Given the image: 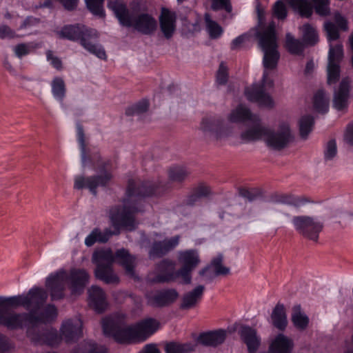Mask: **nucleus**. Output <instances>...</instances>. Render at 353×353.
I'll use <instances>...</instances> for the list:
<instances>
[{
    "mask_svg": "<svg viewBox=\"0 0 353 353\" xmlns=\"http://www.w3.org/2000/svg\"><path fill=\"white\" fill-rule=\"evenodd\" d=\"M223 259L221 254L213 258L210 264L201 269L199 272V274L201 276H205L207 280L210 282L215 276L230 274V268L222 265Z\"/></svg>",
    "mask_w": 353,
    "mask_h": 353,
    "instance_id": "412c9836",
    "label": "nucleus"
},
{
    "mask_svg": "<svg viewBox=\"0 0 353 353\" xmlns=\"http://www.w3.org/2000/svg\"><path fill=\"white\" fill-rule=\"evenodd\" d=\"M273 15L279 20H284L288 16L286 6L283 0H278L272 8Z\"/></svg>",
    "mask_w": 353,
    "mask_h": 353,
    "instance_id": "864d4df0",
    "label": "nucleus"
},
{
    "mask_svg": "<svg viewBox=\"0 0 353 353\" xmlns=\"http://www.w3.org/2000/svg\"><path fill=\"white\" fill-rule=\"evenodd\" d=\"M159 327V321L153 318H147L138 322L134 325L137 341H145L157 331Z\"/></svg>",
    "mask_w": 353,
    "mask_h": 353,
    "instance_id": "5701e85b",
    "label": "nucleus"
},
{
    "mask_svg": "<svg viewBox=\"0 0 353 353\" xmlns=\"http://www.w3.org/2000/svg\"><path fill=\"white\" fill-rule=\"evenodd\" d=\"M211 8L214 11L224 10L228 13L232 10L230 0H212Z\"/></svg>",
    "mask_w": 353,
    "mask_h": 353,
    "instance_id": "4d7b16f0",
    "label": "nucleus"
},
{
    "mask_svg": "<svg viewBox=\"0 0 353 353\" xmlns=\"http://www.w3.org/2000/svg\"><path fill=\"white\" fill-rule=\"evenodd\" d=\"M227 337V332L223 329L201 333L198 342L206 347H216L224 343Z\"/></svg>",
    "mask_w": 353,
    "mask_h": 353,
    "instance_id": "cd10ccee",
    "label": "nucleus"
},
{
    "mask_svg": "<svg viewBox=\"0 0 353 353\" xmlns=\"http://www.w3.org/2000/svg\"><path fill=\"white\" fill-rule=\"evenodd\" d=\"M301 29L303 41L306 46H314L319 42L318 32L310 23L304 24Z\"/></svg>",
    "mask_w": 353,
    "mask_h": 353,
    "instance_id": "c9c22d12",
    "label": "nucleus"
},
{
    "mask_svg": "<svg viewBox=\"0 0 353 353\" xmlns=\"http://www.w3.org/2000/svg\"><path fill=\"white\" fill-rule=\"evenodd\" d=\"M190 174V172L184 167L175 166L170 169L168 176L170 181L174 183H182Z\"/></svg>",
    "mask_w": 353,
    "mask_h": 353,
    "instance_id": "49530a36",
    "label": "nucleus"
},
{
    "mask_svg": "<svg viewBox=\"0 0 353 353\" xmlns=\"http://www.w3.org/2000/svg\"><path fill=\"white\" fill-rule=\"evenodd\" d=\"M76 128H77V141L79 144L80 151H81V164L83 167H85L87 158V152H86V144L85 140V133L83 130V126L80 123L79 121L76 122Z\"/></svg>",
    "mask_w": 353,
    "mask_h": 353,
    "instance_id": "79ce46f5",
    "label": "nucleus"
},
{
    "mask_svg": "<svg viewBox=\"0 0 353 353\" xmlns=\"http://www.w3.org/2000/svg\"><path fill=\"white\" fill-rule=\"evenodd\" d=\"M228 119L232 123H250L251 126L241 134V139L244 142L256 141L263 137L268 148L280 151L293 141L294 137L288 123L283 122L276 130H271L262 125L259 117L253 114L249 108L241 104L232 111Z\"/></svg>",
    "mask_w": 353,
    "mask_h": 353,
    "instance_id": "f03ea898",
    "label": "nucleus"
},
{
    "mask_svg": "<svg viewBox=\"0 0 353 353\" xmlns=\"http://www.w3.org/2000/svg\"><path fill=\"white\" fill-rule=\"evenodd\" d=\"M32 48L30 43H20L14 47V51L17 57L21 58L28 54Z\"/></svg>",
    "mask_w": 353,
    "mask_h": 353,
    "instance_id": "052dcab7",
    "label": "nucleus"
},
{
    "mask_svg": "<svg viewBox=\"0 0 353 353\" xmlns=\"http://www.w3.org/2000/svg\"><path fill=\"white\" fill-rule=\"evenodd\" d=\"M90 306L97 313H103L108 306L104 291L98 286L92 285L88 290Z\"/></svg>",
    "mask_w": 353,
    "mask_h": 353,
    "instance_id": "c85d7f7f",
    "label": "nucleus"
},
{
    "mask_svg": "<svg viewBox=\"0 0 353 353\" xmlns=\"http://www.w3.org/2000/svg\"><path fill=\"white\" fill-rule=\"evenodd\" d=\"M239 334L247 345L248 352L255 353L261 344V339L257 336L256 330L248 325H242L239 330Z\"/></svg>",
    "mask_w": 353,
    "mask_h": 353,
    "instance_id": "bb28decb",
    "label": "nucleus"
},
{
    "mask_svg": "<svg viewBox=\"0 0 353 353\" xmlns=\"http://www.w3.org/2000/svg\"><path fill=\"white\" fill-rule=\"evenodd\" d=\"M110 165V161H103L99 165V169L101 173V174H95L89 176L82 175L76 176L74 178V188L77 190L87 188L96 196L97 194V188L106 187L112 179V174L108 170Z\"/></svg>",
    "mask_w": 353,
    "mask_h": 353,
    "instance_id": "6e6552de",
    "label": "nucleus"
},
{
    "mask_svg": "<svg viewBox=\"0 0 353 353\" xmlns=\"http://www.w3.org/2000/svg\"><path fill=\"white\" fill-rule=\"evenodd\" d=\"M288 3L303 18H310L313 14V6L308 0H288Z\"/></svg>",
    "mask_w": 353,
    "mask_h": 353,
    "instance_id": "473e14b6",
    "label": "nucleus"
},
{
    "mask_svg": "<svg viewBox=\"0 0 353 353\" xmlns=\"http://www.w3.org/2000/svg\"><path fill=\"white\" fill-rule=\"evenodd\" d=\"M107 6L114 12L121 26L132 27L144 35L152 34L157 28V21L151 14L141 13L134 17L127 6L120 0L109 1Z\"/></svg>",
    "mask_w": 353,
    "mask_h": 353,
    "instance_id": "39448f33",
    "label": "nucleus"
},
{
    "mask_svg": "<svg viewBox=\"0 0 353 353\" xmlns=\"http://www.w3.org/2000/svg\"><path fill=\"white\" fill-rule=\"evenodd\" d=\"M292 222L295 230L304 238L317 242L324 225L321 221L310 216H294Z\"/></svg>",
    "mask_w": 353,
    "mask_h": 353,
    "instance_id": "1a4fd4ad",
    "label": "nucleus"
},
{
    "mask_svg": "<svg viewBox=\"0 0 353 353\" xmlns=\"http://www.w3.org/2000/svg\"><path fill=\"white\" fill-rule=\"evenodd\" d=\"M149 108V102L146 99H143L137 103L129 106L125 110L127 116H133L145 112Z\"/></svg>",
    "mask_w": 353,
    "mask_h": 353,
    "instance_id": "09e8293b",
    "label": "nucleus"
},
{
    "mask_svg": "<svg viewBox=\"0 0 353 353\" xmlns=\"http://www.w3.org/2000/svg\"><path fill=\"white\" fill-rule=\"evenodd\" d=\"M139 353H161L154 344H148Z\"/></svg>",
    "mask_w": 353,
    "mask_h": 353,
    "instance_id": "774afa93",
    "label": "nucleus"
},
{
    "mask_svg": "<svg viewBox=\"0 0 353 353\" xmlns=\"http://www.w3.org/2000/svg\"><path fill=\"white\" fill-rule=\"evenodd\" d=\"M59 37L72 41H79L90 53L102 60L107 59L105 51L100 44L92 43L91 39H98L99 34L95 29L90 28L80 23L65 25L57 32Z\"/></svg>",
    "mask_w": 353,
    "mask_h": 353,
    "instance_id": "423d86ee",
    "label": "nucleus"
},
{
    "mask_svg": "<svg viewBox=\"0 0 353 353\" xmlns=\"http://www.w3.org/2000/svg\"><path fill=\"white\" fill-rule=\"evenodd\" d=\"M285 46L290 54L301 55L306 46L303 41L295 39L290 33L286 34Z\"/></svg>",
    "mask_w": 353,
    "mask_h": 353,
    "instance_id": "e433bc0d",
    "label": "nucleus"
},
{
    "mask_svg": "<svg viewBox=\"0 0 353 353\" xmlns=\"http://www.w3.org/2000/svg\"><path fill=\"white\" fill-rule=\"evenodd\" d=\"M103 330L105 335L112 336L121 344H130L137 339L134 325H125L114 320H108L103 323Z\"/></svg>",
    "mask_w": 353,
    "mask_h": 353,
    "instance_id": "9d476101",
    "label": "nucleus"
},
{
    "mask_svg": "<svg viewBox=\"0 0 353 353\" xmlns=\"http://www.w3.org/2000/svg\"><path fill=\"white\" fill-rule=\"evenodd\" d=\"M52 93L53 97L58 101L62 102L65 97L66 88L63 79L61 77H56L51 82Z\"/></svg>",
    "mask_w": 353,
    "mask_h": 353,
    "instance_id": "a19ab883",
    "label": "nucleus"
},
{
    "mask_svg": "<svg viewBox=\"0 0 353 353\" xmlns=\"http://www.w3.org/2000/svg\"><path fill=\"white\" fill-rule=\"evenodd\" d=\"M57 315V309L53 304L43 306L38 313L35 314L6 312L0 310V326L13 330L23 328L24 326L41 325V324L51 323Z\"/></svg>",
    "mask_w": 353,
    "mask_h": 353,
    "instance_id": "20e7f679",
    "label": "nucleus"
},
{
    "mask_svg": "<svg viewBox=\"0 0 353 353\" xmlns=\"http://www.w3.org/2000/svg\"><path fill=\"white\" fill-rule=\"evenodd\" d=\"M46 58L54 68L58 70H61L62 69L63 67L61 60L59 57L54 56L53 52L52 50H48L46 51Z\"/></svg>",
    "mask_w": 353,
    "mask_h": 353,
    "instance_id": "680f3d73",
    "label": "nucleus"
},
{
    "mask_svg": "<svg viewBox=\"0 0 353 353\" xmlns=\"http://www.w3.org/2000/svg\"><path fill=\"white\" fill-rule=\"evenodd\" d=\"M344 57L343 46L341 43L336 44L333 46L330 44L329 52H328V63L330 64L339 65L342 61Z\"/></svg>",
    "mask_w": 353,
    "mask_h": 353,
    "instance_id": "c03bdc74",
    "label": "nucleus"
},
{
    "mask_svg": "<svg viewBox=\"0 0 353 353\" xmlns=\"http://www.w3.org/2000/svg\"><path fill=\"white\" fill-rule=\"evenodd\" d=\"M65 10L72 11L77 6L78 0H61L60 1Z\"/></svg>",
    "mask_w": 353,
    "mask_h": 353,
    "instance_id": "338daca9",
    "label": "nucleus"
},
{
    "mask_svg": "<svg viewBox=\"0 0 353 353\" xmlns=\"http://www.w3.org/2000/svg\"><path fill=\"white\" fill-rule=\"evenodd\" d=\"M83 323L79 318L68 319L62 323L60 328L61 339L66 343L77 342L83 335Z\"/></svg>",
    "mask_w": 353,
    "mask_h": 353,
    "instance_id": "a211bd4d",
    "label": "nucleus"
},
{
    "mask_svg": "<svg viewBox=\"0 0 353 353\" xmlns=\"http://www.w3.org/2000/svg\"><path fill=\"white\" fill-rule=\"evenodd\" d=\"M159 27L164 37L170 39L172 37L176 27V14L166 8H162L159 17Z\"/></svg>",
    "mask_w": 353,
    "mask_h": 353,
    "instance_id": "aec40b11",
    "label": "nucleus"
},
{
    "mask_svg": "<svg viewBox=\"0 0 353 353\" xmlns=\"http://www.w3.org/2000/svg\"><path fill=\"white\" fill-rule=\"evenodd\" d=\"M180 236L176 235L163 241H155L149 251L150 259L161 258L173 250L179 243Z\"/></svg>",
    "mask_w": 353,
    "mask_h": 353,
    "instance_id": "6ab92c4d",
    "label": "nucleus"
},
{
    "mask_svg": "<svg viewBox=\"0 0 353 353\" xmlns=\"http://www.w3.org/2000/svg\"><path fill=\"white\" fill-rule=\"evenodd\" d=\"M268 73L264 71L262 83L261 84H253L251 88H247L245 94L247 99L252 102H256L260 106L272 108L274 106V101L269 94L265 92V87L272 88L274 81L268 79Z\"/></svg>",
    "mask_w": 353,
    "mask_h": 353,
    "instance_id": "9b49d317",
    "label": "nucleus"
},
{
    "mask_svg": "<svg viewBox=\"0 0 353 353\" xmlns=\"http://www.w3.org/2000/svg\"><path fill=\"white\" fill-rule=\"evenodd\" d=\"M27 328V336L36 345H54L59 342L56 331L49 330L43 325L24 326Z\"/></svg>",
    "mask_w": 353,
    "mask_h": 353,
    "instance_id": "ddd939ff",
    "label": "nucleus"
},
{
    "mask_svg": "<svg viewBox=\"0 0 353 353\" xmlns=\"http://www.w3.org/2000/svg\"><path fill=\"white\" fill-rule=\"evenodd\" d=\"M313 9L317 14L321 17H327L330 14V0H312Z\"/></svg>",
    "mask_w": 353,
    "mask_h": 353,
    "instance_id": "8fccbe9b",
    "label": "nucleus"
},
{
    "mask_svg": "<svg viewBox=\"0 0 353 353\" xmlns=\"http://www.w3.org/2000/svg\"><path fill=\"white\" fill-rule=\"evenodd\" d=\"M276 25L270 22L263 30L256 31V37L259 39V44L263 52V63L265 69L273 70L277 66L280 57L277 50V36Z\"/></svg>",
    "mask_w": 353,
    "mask_h": 353,
    "instance_id": "0eeeda50",
    "label": "nucleus"
},
{
    "mask_svg": "<svg viewBox=\"0 0 353 353\" xmlns=\"http://www.w3.org/2000/svg\"><path fill=\"white\" fill-rule=\"evenodd\" d=\"M145 296L148 305L162 308L172 305L179 298V294L174 288H165L150 292Z\"/></svg>",
    "mask_w": 353,
    "mask_h": 353,
    "instance_id": "2eb2a0df",
    "label": "nucleus"
},
{
    "mask_svg": "<svg viewBox=\"0 0 353 353\" xmlns=\"http://www.w3.org/2000/svg\"><path fill=\"white\" fill-rule=\"evenodd\" d=\"M7 301H8V307L15 308L18 307H23L25 308V303L27 302V300L24 299V294L8 297Z\"/></svg>",
    "mask_w": 353,
    "mask_h": 353,
    "instance_id": "bf43d9fd",
    "label": "nucleus"
},
{
    "mask_svg": "<svg viewBox=\"0 0 353 353\" xmlns=\"http://www.w3.org/2000/svg\"><path fill=\"white\" fill-rule=\"evenodd\" d=\"M204 290L205 287L199 285L185 293L181 298L179 308L182 310H189L195 307L202 299Z\"/></svg>",
    "mask_w": 353,
    "mask_h": 353,
    "instance_id": "7c9ffc66",
    "label": "nucleus"
},
{
    "mask_svg": "<svg viewBox=\"0 0 353 353\" xmlns=\"http://www.w3.org/2000/svg\"><path fill=\"white\" fill-rule=\"evenodd\" d=\"M68 275L65 270H59L47 277L46 286L50 292L52 301H58L64 298L65 283Z\"/></svg>",
    "mask_w": 353,
    "mask_h": 353,
    "instance_id": "dca6fc26",
    "label": "nucleus"
},
{
    "mask_svg": "<svg viewBox=\"0 0 353 353\" xmlns=\"http://www.w3.org/2000/svg\"><path fill=\"white\" fill-rule=\"evenodd\" d=\"M239 195L247 199L249 201H254L262 196V191L259 188L247 189L241 188L239 190Z\"/></svg>",
    "mask_w": 353,
    "mask_h": 353,
    "instance_id": "603ef678",
    "label": "nucleus"
},
{
    "mask_svg": "<svg viewBox=\"0 0 353 353\" xmlns=\"http://www.w3.org/2000/svg\"><path fill=\"white\" fill-rule=\"evenodd\" d=\"M112 234L113 232L110 229H105L101 232L99 228H96L85 238V244L88 247H91L97 242L105 243Z\"/></svg>",
    "mask_w": 353,
    "mask_h": 353,
    "instance_id": "2f4dec72",
    "label": "nucleus"
},
{
    "mask_svg": "<svg viewBox=\"0 0 353 353\" xmlns=\"http://www.w3.org/2000/svg\"><path fill=\"white\" fill-rule=\"evenodd\" d=\"M15 32L7 25L0 24V38H13Z\"/></svg>",
    "mask_w": 353,
    "mask_h": 353,
    "instance_id": "69168bd1",
    "label": "nucleus"
},
{
    "mask_svg": "<svg viewBox=\"0 0 353 353\" xmlns=\"http://www.w3.org/2000/svg\"><path fill=\"white\" fill-rule=\"evenodd\" d=\"M269 201L272 203L284 204L295 208H299L307 203L312 202L311 200L305 196H298L291 194L274 193L270 195Z\"/></svg>",
    "mask_w": 353,
    "mask_h": 353,
    "instance_id": "a878e982",
    "label": "nucleus"
},
{
    "mask_svg": "<svg viewBox=\"0 0 353 353\" xmlns=\"http://www.w3.org/2000/svg\"><path fill=\"white\" fill-rule=\"evenodd\" d=\"M48 297V294L46 290L34 286L24 294V299L27 300L25 309L29 311L28 313H38L45 305Z\"/></svg>",
    "mask_w": 353,
    "mask_h": 353,
    "instance_id": "f3484780",
    "label": "nucleus"
},
{
    "mask_svg": "<svg viewBox=\"0 0 353 353\" xmlns=\"http://www.w3.org/2000/svg\"><path fill=\"white\" fill-rule=\"evenodd\" d=\"M228 80V68L221 62L216 72V83L219 85H225Z\"/></svg>",
    "mask_w": 353,
    "mask_h": 353,
    "instance_id": "13d9d810",
    "label": "nucleus"
},
{
    "mask_svg": "<svg viewBox=\"0 0 353 353\" xmlns=\"http://www.w3.org/2000/svg\"><path fill=\"white\" fill-rule=\"evenodd\" d=\"M114 261L123 267L128 274H134L135 258L124 248L118 250L114 256L108 248L97 250L92 254V261L97 266L94 270L96 278L107 284L118 283L119 277L112 270Z\"/></svg>",
    "mask_w": 353,
    "mask_h": 353,
    "instance_id": "7ed1b4c3",
    "label": "nucleus"
},
{
    "mask_svg": "<svg viewBox=\"0 0 353 353\" xmlns=\"http://www.w3.org/2000/svg\"><path fill=\"white\" fill-rule=\"evenodd\" d=\"M292 321L294 326L299 329L304 330L309 323L308 317L301 312L300 305H296L292 307Z\"/></svg>",
    "mask_w": 353,
    "mask_h": 353,
    "instance_id": "ea45409f",
    "label": "nucleus"
},
{
    "mask_svg": "<svg viewBox=\"0 0 353 353\" xmlns=\"http://www.w3.org/2000/svg\"><path fill=\"white\" fill-rule=\"evenodd\" d=\"M156 272L154 281L157 283L170 282L177 276L174 272V263L168 259H163L157 265Z\"/></svg>",
    "mask_w": 353,
    "mask_h": 353,
    "instance_id": "393cba45",
    "label": "nucleus"
},
{
    "mask_svg": "<svg viewBox=\"0 0 353 353\" xmlns=\"http://www.w3.org/2000/svg\"><path fill=\"white\" fill-rule=\"evenodd\" d=\"M196 345L192 343H180L174 341L165 345L166 353H190L195 350Z\"/></svg>",
    "mask_w": 353,
    "mask_h": 353,
    "instance_id": "f704fd0d",
    "label": "nucleus"
},
{
    "mask_svg": "<svg viewBox=\"0 0 353 353\" xmlns=\"http://www.w3.org/2000/svg\"><path fill=\"white\" fill-rule=\"evenodd\" d=\"M212 194L210 186L201 183L193 188L183 203L188 206H194L199 203L203 199H208Z\"/></svg>",
    "mask_w": 353,
    "mask_h": 353,
    "instance_id": "c756f323",
    "label": "nucleus"
},
{
    "mask_svg": "<svg viewBox=\"0 0 353 353\" xmlns=\"http://www.w3.org/2000/svg\"><path fill=\"white\" fill-rule=\"evenodd\" d=\"M204 20L210 37L213 39L219 38L223 32L221 26H219L215 21H213L211 19L210 14L208 13L205 14Z\"/></svg>",
    "mask_w": 353,
    "mask_h": 353,
    "instance_id": "a18cd8bd",
    "label": "nucleus"
},
{
    "mask_svg": "<svg viewBox=\"0 0 353 353\" xmlns=\"http://www.w3.org/2000/svg\"><path fill=\"white\" fill-rule=\"evenodd\" d=\"M341 67L336 64L327 63V82L329 85L336 83L340 78Z\"/></svg>",
    "mask_w": 353,
    "mask_h": 353,
    "instance_id": "3c124183",
    "label": "nucleus"
},
{
    "mask_svg": "<svg viewBox=\"0 0 353 353\" xmlns=\"http://www.w3.org/2000/svg\"><path fill=\"white\" fill-rule=\"evenodd\" d=\"M314 125V118L310 114L303 115L301 117L299 125L300 136L302 139H306L308 134L312 132Z\"/></svg>",
    "mask_w": 353,
    "mask_h": 353,
    "instance_id": "37998d69",
    "label": "nucleus"
},
{
    "mask_svg": "<svg viewBox=\"0 0 353 353\" xmlns=\"http://www.w3.org/2000/svg\"><path fill=\"white\" fill-rule=\"evenodd\" d=\"M251 38V34H249V33H244L239 37H237L236 38H235L234 39L232 40V43H231V49L232 50H236L237 48H239L242 43H243L244 42L247 41H249Z\"/></svg>",
    "mask_w": 353,
    "mask_h": 353,
    "instance_id": "e2e57ef3",
    "label": "nucleus"
},
{
    "mask_svg": "<svg viewBox=\"0 0 353 353\" xmlns=\"http://www.w3.org/2000/svg\"><path fill=\"white\" fill-rule=\"evenodd\" d=\"M323 154L325 161H331L336 156L337 146L335 139H331L325 144Z\"/></svg>",
    "mask_w": 353,
    "mask_h": 353,
    "instance_id": "5fc2aeb1",
    "label": "nucleus"
},
{
    "mask_svg": "<svg viewBox=\"0 0 353 353\" xmlns=\"http://www.w3.org/2000/svg\"><path fill=\"white\" fill-rule=\"evenodd\" d=\"M350 90V80L348 77L343 78L339 89L334 93L333 106L335 109L341 111L347 108Z\"/></svg>",
    "mask_w": 353,
    "mask_h": 353,
    "instance_id": "b1692460",
    "label": "nucleus"
},
{
    "mask_svg": "<svg viewBox=\"0 0 353 353\" xmlns=\"http://www.w3.org/2000/svg\"><path fill=\"white\" fill-rule=\"evenodd\" d=\"M167 185L159 180L139 181L129 179L123 199V205H116L110 212V218L115 229L125 228L129 231L136 229L134 215L144 211V198L159 196Z\"/></svg>",
    "mask_w": 353,
    "mask_h": 353,
    "instance_id": "f257e3e1",
    "label": "nucleus"
},
{
    "mask_svg": "<svg viewBox=\"0 0 353 353\" xmlns=\"http://www.w3.org/2000/svg\"><path fill=\"white\" fill-rule=\"evenodd\" d=\"M178 260L181 267L176 271V276L182 278L183 284L191 283L192 272L201 262L198 251L195 249L180 251Z\"/></svg>",
    "mask_w": 353,
    "mask_h": 353,
    "instance_id": "f8f14e48",
    "label": "nucleus"
},
{
    "mask_svg": "<svg viewBox=\"0 0 353 353\" xmlns=\"http://www.w3.org/2000/svg\"><path fill=\"white\" fill-rule=\"evenodd\" d=\"M325 30L327 34V40L331 42L336 41L339 38V32L337 27L330 21H327L324 25Z\"/></svg>",
    "mask_w": 353,
    "mask_h": 353,
    "instance_id": "6e6d98bb",
    "label": "nucleus"
},
{
    "mask_svg": "<svg viewBox=\"0 0 353 353\" xmlns=\"http://www.w3.org/2000/svg\"><path fill=\"white\" fill-rule=\"evenodd\" d=\"M72 353H108L107 349L92 341H85L74 348Z\"/></svg>",
    "mask_w": 353,
    "mask_h": 353,
    "instance_id": "58836bf2",
    "label": "nucleus"
},
{
    "mask_svg": "<svg viewBox=\"0 0 353 353\" xmlns=\"http://www.w3.org/2000/svg\"><path fill=\"white\" fill-rule=\"evenodd\" d=\"M201 129L204 133L213 135L219 139L228 137L232 130L221 117L214 116L203 118L201 123Z\"/></svg>",
    "mask_w": 353,
    "mask_h": 353,
    "instance_id": "4468645a",
    "label": "nucleus"
},
{
    "mask_svg": "<svg viewBox=\"0 0 353 353\" xmlns=\"http://www.w3.org/2000/svg\"><path fill=\"white\" fill-rule=\"evenodd\" d=\"M334 21L336 24L337 28H339L343 31H346L348 30L347 21L340 13H336L334 15Z\"/></svg>",
    "mask_w": 353,
    "mask_h": 353,
    "instance_id": "0e129e2a",
    "label": "nucleus"
},
{
    "mask_svg": "<svg viewBox=\"0 0 353 353\" xmlns=\"http://www.w3.org/2000/svg\"><path fill=\"white\" fill-rule=\"evenodd\" d=\"M272 324L280 330H283L287 326V316L284 305L281 303L276 304L271 315Z\"/></svg>",
    "mask_w": 353,
    "mask_h": 353,
    "instance_id": "72a5a7b5",
    "label": "nucleus"
},
{
    "mask_svg": "<svg viewBox=\"0 0 353 353\" xmlns=\"http://www.w3.org/2000/svg\"><path fill=\"white\" fill-rule=\"evenodd\" d=\"M86 7L94 16L104 18L105 13L103 9V0H85Z\"/></svg>",
    "mask_w": 353,
    "mask_h": 353,
    "instance_id": "de8ad7c7",
    "label": "nucleus"
},
{
    "mask_svg": "<svg viewBox=\"0 0 353 353\" xmlns=\"http://www.w3.org/2000/svg\"><path fill=\"white\" fill-rule=\"evenodd\" d=\"M313 105L319 113L325 114L329 110V100L323 90H319L314 95Z\"/></svg>",
    "mask_w": 353,
    "mask_h": 353,
    "instance_id": "4c0bfd02",
    "label": "nucleus"
},
{
    "mask_svg": "<svg viewBox=\"0 0 353 353\" xmlns=\"http://www.w3.org/2000/svg\"><path fill=\"white\" fill-rule=\"evenodd\" d=\"M90 276L83 269H71L68 276L70 288L72 294H81L89 281Z\"/></svg>",
    "mask_w": 353,
    "mask_h": 353,
    "instance_id": "4be33fe9",
    "label": "nucleus"
}]
</instances>
